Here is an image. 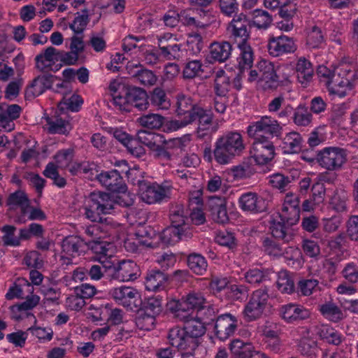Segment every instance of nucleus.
Listing matches in <instances>:
<instances>
[{
    "instance_id": "nucleus-44",
    "label": "nucleus",
    "mask_w": 358,
    "mask_h": 358,
    "mask_svg": "<svg viewBox=\"0 0 358 358\" xmlns=\"http://www.w3.org/2000/svg\"><path fill=\"white\" fill-rule=\"evenodd\" d=\"M154 243L149 239H143L138 234L129 236L124 241V248L129 252H137L142 247L153 248Z\"/></svg>"
},
{
    "instance_id": "nucleus-32",
    "label": "nucleus",
    "mask_w": 358,
    "mask_h": 358,
    "mask_svg": "<svg viewBox=\"0 0 358 358\" xmlns=\"http://www.w3.org/2000/svg\"><path fill=\"white\" fill-rule=\"evenodd\" d=\"M192 234H186L182 229H176L170 226L157 235V238L161 242L166 245H174L181 240L189 238Z\"/></svg>"
},
{
    "instance_id": "nucleus-8",
    "label": "nucleus",
    "mask_w": 358,
    "mask_h": 358,
    "mask_svg": "<svg viewBox=\"0 0 358 358\" xmlns=\"http://www.w3.org/2000/svg\"><path fill=\"white\" fill-rule=\"evenodd\" d=\"M172 191V186L167 182L158 185H152L145 182L142 184L139 189L141 199L148 203L154 204L162 202L164 199L170 198Z\"/></svg>"
},
{
    "instance_id": "nucleus-48",
    "label": "nucleus",
    "mask_w": 358,
    "mask_h": 358,
    "mask_svg": "<svg viewBox=\"0 0 358 358\" xmlns=\"http://www.w3.org/2000/svg\"><path fill=\"white\" fill-rule=\"evenodd\" d=\"M90 22V17L88 10L85 8L81 13H77L76 17L69 24V28L74 32L75 34H82L85 30L87 24Z\"/></svg>"
},
{
    "instance_id": "nucleus-22",
    "label": "nucleus",
    "mask_w": 358,
    "mask_h": 358,
    "mask_svg": "<svg viewBox=\"0 0 358 358\" xmlns=\"http://www.w3.org/2000/svg\"><path fill=\"white\" fill-rule=\"evenodd\" d=\"M99 182L112 192L125 193L127 186L119 171H103L96 176Z\"/></svg>"
},
{
    "instance_id": "nucleus-56",
    "label": "nucleus",
    "mask_w": 358,
    "mask_h": 358,
    "mask_svg": "<svg viewBox=\"0 0 358 358\" xmlns=\"http://www.w3.org/2000/svg\"><path fill=\"white\" fill-rule=\"evenodd\" d=\"M136 327L141 330L150 331L155 327V317L140 310L135 320Z\"/></svg>"
},
{
    "instance_id": "nucleus-37",
    "label": "nucleus",
    "mask_w": 358,
    "mask_h": 358,
    "mask_svg": "<svg viewBox=\"0 0 358 358\" xmlns=\"http://www.w3.org/2000/svg\"><path fill=\"white\" fill-rule=\"evenodd\" d=\"M270 230L272 236L283 243H289L294 236L293 229L280 222H271Z\"/></svg>"
},
{
    "instance_id": "nucleus-52",
    "label": "nucleus",
    "mask_w": 358,
    "mask_h": 358,
    "mask_svg": "<svg viewBox=\"0 0 358 358\" xmlns=\"http://www.w3.org/2000/svg\"><path fill=\"white\" fill-rule=\"evenodd\" d=\"M298 350L303 356L314 358L317 351V343L310 336H303L299 343Z\"/></svg>"
},
{
    "instance_id": "nucleus-51",
    "label": "nucleus",
    "mask_w": 358,
    "mask_h": 358,
    "mask_svg": "<svg viewBox=\"0 0 358 358\" xmlns=\"http://www.w3.org/2000/svg\"><path fill=\"white\" fill-rule=\"evenodd\" d=\"M319 310L325 318L334 322L341 320L343 317L341 310L332 302L320 305Z\"/></svg>"
},
{
    "instance_id": "nucleus-18",
    "label": "nucleus",
    "mask_w": 358,
    "mask_h": 358,
    "mask_svg": "<svg viewBox=\"0 0 358 358\" xmlns=\"http://www.w3.org/2000/svg\"><path fill=\"white\" fill-rule=\"evenodd\" d=\"M260 75V84L264 90L276 88L278 85L279 78L277 75L276 69L274 64L266 59H262L257 63Z\"/></svg>"
},
{
    "instance_id": "nucleus-27",
    "label": "nucleus",
    "mask_w": 358,
    "mask_h": 358,
    "mask_svg": "<svg viewBox=\"0 0 358 358\" xmlns=\"http://www.w3.org/2000/svg\"><path fill=\"white\" fill-rule=\"evenodd\" d=\"M45 129L50 134L67 135L72 129L69 121L59 115L48 116L45 118Z\"/></svg>"
},
{
    "instance_id": "nucleus-38",
    "label": "nucleus",
    "mask_w": 358,
    "mask_h": 358,
    "mask_svg": "<svg viewBox=\"0 0 358 358\" xmlns=\"http://www.w3.org/2000/svg\"><path fill=\"white\" fill-rule=\"evenodd\" d=\"M182 322H184L183 329L193 339L196 340V338L203 336L206 332L204 322L194 315Z\"/></svg>"
},
{
    "instance_id": "nucleus-57",
    "label": "nucleus",
    "mask_w": 358,
    "mask_h": 358,
    "mask_svg": "<svg viewBox=\"0 0 358 358\" xmlns=\"http://www.w3.org/2000/svg\"><path fill=\"white\" fill-rule=\"evenodd\" d=\"M288 265L292 267H299L301 265V252L300 250L294 247H287L282 249V254Z\"/></svg>"
},
{
    "instance_id": "nucleus-64",
    "label": "nucleus",
    "mask_w": 358,
    "mask_h": 358,
    "mask_svg": "<svg viewBox=\"0 0 358 358\" xmlns=\"http://www.w3.org/2000/svg\"><path fill=\"white\" fill-rule=\"evenodd\" d=\"M203 64L201 60L194 59L186 63L183 69V76L185 78H193L203 72Z\"/></svg>"
},
{
    "instance_id": "nucleus-59",
    "label": "nucleus",
    "mask_w": 358,
    "mask_h": 358,
    "mask_svg": "<svg viewBox=\"0 0 358 358\" xmlns=\"http://www.w3.org/2000/svg\"><path fill=\"white\" fill-rule=\"evenodd\" d=\"M16 228L12 225H5L1 231L4 234L1 238L5 246L16 247L20 244V238L15 235Z\"/></svg>"
},
{
    "instance_id": "nucleus-60",
    "label": "nucleus",
    "mask_w": 358,
    "mask_h": 358,
    "mask_svg": "<svg viewBox=\"0 0 358 358\" xmlns=\"http://www.w3.org/2000/svg\"><path fill=\"white\" fill-rule=\"evenodd\" d=\"M232 174L235 179L243 180L251 177L255 173L254 167L247 162H243L232 169Z\"/></svg>"
},
{
    "instance_id": "nucleus-31",
    "label": "nucleus",
    "mask_w": 358,
    "mask_h": 358,
    "mask_svg": "<svg viewBox=\"0 0 358 358\" xmlns=\"http://www.w3.org/2000/svg\"><path fill=\"white\" fill-rule=\"evenodd\" d=\"M268 111L277 116L279 119L287 118L293 112L290 104H286L282 96H278L272 99L267 105Z\"/></svg>"
},
{
    "instance_id": "nucleus-58",
    "label": "nucleus",
    "mask_w": 358,
    "mask_h": 358,
    "mask_svg": "<svg viewBox=\"0 0 358 358\" xmlns=\"http://www.w3.org/2000/svg\"><path fill=\"white\" fill-rule=\"evenodd\" d=\"M74 151L71 148L59 150L55 155V164L59 169H67L73 160Z\"/></svg>"
},
{
    "instance_id": "nucleus-13",
    "label": "nucleus",
    "mask_w": 358,
    "mask_h": 358,
    "mask_svg": "<svg viewBox=\"0 0 358 358\" xmlns=\"http://www.w3.org/2000/svg\"><path fill=\"white\" fill-rule=\"evenodd\" d=\"M213 114L201 107H196L192 112V122L198 121L196 129L197 138L202 139L215 132L217 129L213 128Z\"/></svg>"
},
{
    "instance_id": "nucleus-41",
    "label": "nucleus",
    "mask_w": 358,
    "mask_h": 358,
    "mask_svg": "<svg viewBox=\"0 0 358 358\" xmlns=\"http://www.w3.org/2000/svg\"><path fill=\"white\" fill-rule=\"evenodd\" d=\"M89 247L98 256V260L103 262L108 257H111L113 253V245L107 241H94L89 243Z\"/></svg>"
},
{
    "instance_id": "nucleus-3",
    "label": "nucleus",
    "mask_w": 358,
    "mask_h": 358,
    "mask_svg": "<svg viewBox=\"0 0 358 358\" xmlns=\"http://www.w3.org/2000/svg\"><path fill=\"white\" fill-rule=\"evenodd\" d=\"M244 149L242 135L238 131H227L217 138L213 155L215 161L220 164H227Z\"/></svg>"
},
{
    "instance_id": "nucleus-43",
    "label": "nucleus",
    "mask_w": 358,
    "mask_h": 358,
    "mask_svg": "<svg viewBox=\"0 0 358 358\" xmlns=\"http://www.w3.org/2000/svg\"><path fill=\"white\" fill-rule=\"evenodd\" d=\"M349 194L343 189H336L330 200L331 207L338 213L348 210Z\"/></svg>"
},
{
    "instance_id": "nucleus-1",
    "label": "nucleus",
    "mask_w": 358,
    "mask_h": 358,
    "mask_svg": "<svg viewBox=\"0 0 358 358\" xmlns=\"http://www.w3.org/2000/svg\"><path fill=\"white\" fill-rule=\"evenodd\" d=\"M317 75L330 94L343 98L352 88L355 70L352 64L348 63H341L333 69L321 65L317 68Z\"/></svg>"
},
{
    "instance_id": "nucleus-12",
    "label": "nucleus",
    "mask_w": 358,
    "mask_h": 358,
    "mask_svg": "<svg viewBox=\"0 0 358 358\" xmlns=\"http://www.w3.org/2000/svg\"><path fill=\"white\" fill-rule=\"evenodd\" d=\"M189 212L183 203H171L169 213L171 226L182 229L186 234H192L189 228Z\"/></svg>"
},
{
    "instance_id": "nucleus-17",
    "label": "nucleus",
    "mask_w": 358,
    "mask_h": 358,
    "mask_svg": "<svg viewBox=\"0 0 358 358\" xmlns=\"http://www.w3.org/2000/svg\"><path fill=\"white\" fill-rule=\"evenodd\" d=\"M260 75V84L264 90L276 88L278 85L279 78L277 75L276 69L274 64L266 59H262L257 63Z\"/></svg>"
},
{
    "instance_id": "nucleus-21",
    "label": "nucleus",
    "mask_w": 358,
    "mask_h": 358,
    "mask_svg": "<svg viewBox=\"0 0 358 358\" xmlns=\"http://www.w3.org/2000/svg\"><path fill=\"white\" fill-rule=\"evenodd\" d=\"M108 89L113 98V103L115 106L120 110L129 112L130 103L129 90L124 85L117 80H113L110 83Z\"/></svg>"
},
{
    "instance_id": "nucleus-62",
    "label": "nucleus",
    "mask_w": 358,
    "mask_h": 358,
    "mask_svg": "<svg viewBox=\"0 0 358 358\" xmlns=\"http://www.w3.org/2000/svg\"><path fill=\"white\" fill-rule=\"evenodd\" d=\"M196 107L198 106H194L189 96L183 94L178 95L177 101V113L178 115H188V113H191Z\"/></svg>"
},
{
    "instance_id": "nucleus-30",
    "label": "nucleus",
    "mask_w": 358,
    "mask_h": 358,
    "mask_svg": "<svg viewBox=\"0 0 358 358\" xmlns=\"http://www.w3.org/2000/svg\"><path fill=\"white\" fill-rule=\"evenodd\" d=\"M52 76L42 75L35 78L26 90V96L34 98L42 94L52 84Z\"/></svg>"
},
{
    "instance_id": "nucleus-33",
    "label": "nucleus",
    "mask_w": 358,
    "mask_h": 358,
    "mask_svg": "<svg viewBox=\"0 0 358 358\" xmlns=\"http://www.w3.org/2000/svg\"><path fill=\"white\" fill-rule=\"evenodd\" d=\"M168 284V276L160 271H151L145 278V287L148 290L157 292L164 289Z\"/></svg>"
},
{
    "instance_id": "nucleus-20",
    "label": "nucleus",
    "mask_w": 358,
    "mask_h": 358,
    "mask_svg": "<svg viewBox=\"0 0 358 358\" xmlns=\"http://www.w3.org/2000/svg\"><path fill=\"white\" fill-rule=\"evenodd\" d=\"M21 112L22 108L17 104L0 103V130L7 132L14 130V121L20 117Z\"/></svg>"
},
{
    "instance_id": "nucleus-16",
    "label": "nucleus",
    "mask_w": 358,
    "mask_h": 358,
    "mask_svg": "<svg viewBox=\"0 0 358 358\" xmlns=\"http://www.w3.org/2000/svg\"><path fill=\"white\" fill-rule=\"evenodd\" d=\"M170 344L179 350L194 351L198 346L197 341L189 336L183 328L174 327L168 334Z\"/></svg>"
},
{
    "instance_id": "nucleus-35",
    "label": "nucleus",
    "mask_w": 358,
    "mask_h": 358,
    "mask_svg": "<svg viewBox=\"0 0 358 358\" xmlns=\"http://www.w3.org/2000/svg\"><path fill=\"white\" fill-rule=\"evenodd\" d=\"M301 136L297 132L292 131L285 135L281 146L284 153L294 154L301 150Z\"/></svg>"
},
{
    "instance_id": "nucleus-15",
    "label": "nucleus",
    "mask_w": 358,
    "mask_h": 358,
    "mask_svg": "<svg viewBox=\"0 0 358 358\" xmlns=\"http://www.w3.org/2000/svg\"><path fill=\"white\" fill-rule=\"evenodd\" d=\"M239 208L245 213L257 214L266 209L265 200L255 192H248L241 195L238 200Z\"/></svg>"
},
{
    "instance_id": "nucleus-25",
    "label": "nucleus",
    "mask_w": 358,
    "mask_h": 358,
    "mask_svg": "<svg viewBox=\"0 0 358 358\" xmlns=\"http://www.w3.org/2000/svg\"><path fill=\"white\" fill-rule=\"evenodd\" d=\"M61 51L50 46L44 51L36 55L35 58L36 67L42 72L50 71L52 66L61 59Z\"/></svg>"
},
{
    "instance_id": "nucleus-24",
    "label": "nucleus",
    "mask_w": 358,
    "mask_h": 358,
    "mask_svg": "<svg viewBox=\"0 0 358 358\" xmlns=\"http://www.w3.org/2000/svg\"><path fill=\"white\" fill-rule=\"evenodd\" d=\"M139 275V267L134 261L122 260L114 266V276L120 281H132Z\"/></svg>"
},
{
    "instance_id": "nucleus-61",
    "label": "nucleus",
    "mask_w": 358,
    "mask_h": 358,
    "mask_svg": "<svg viewBox=\"0 0 358 358\" xmlns=\"http://www.w3.org/2000/svg\"><path fill=\"white\" fill-rule=\"evenodd\" d=\"M276 283L278 289L282 293L290 294L294 291V282L285 271H282L278 273Z\"/></svg>"
},
{
    "instance_id": "nucleus-49",
    "label": "nucleus",
    "mask_w": 358,
    "mask_h": 358,
    "mask_svg": "<svg viewBox=\"0 0 358 358\" xmlns=\"http://www.w3.org/2000/svg\"><path fill=\"white\" fill-rule=\"evenodd\" d=\"M324 41V38L321 28L315 25L309 29L306 36V45L308 48H319Z\"/></svg>"
},
{
    "instance_id": "nucleus-42",
    "label": "nucleus",
    "mask_w": 358,
    "mask_h": 358,
    "mask_svg": "<svg viewBox=\"0 0 358 358\" xmlns=\"http://www.w3.org/2000/svg\"><path fill=\"white\" fill-rule=\"evenodd\" d=\"M23 287L27 288V292H33V287L30 282L24 278H18L8 289L6 294V299L12 300L14 299L23 298Z\"/></svg>"
},
{
    "instance_id": "nucleus-7",
    "label": "nucleus",
    "mask_w": 358,
    "mask_h": 358,
    "mask_svg": "<svg viewBox=\"0 0 358 358\" xmlns=\"http://www.w3.org/2000/svg\"><path fill=\"white\" fill-rule=\"evenodd\" d=\"M254 139L250 148V157L258 165H265L274 158L275 148L269 138H252Z\"/></svg>"
},
{
    "instance_id": "nucleus-2",
    "label": "nucleus",
    "mask_w": 358,
    "mask_h": 358,
    "mask_svg": "<svg viewBox=\"0 0 358 358\" xmlns=\"http://www.w3.org/2000/svg\"><path fill=\"white\" fill-rule=\"evenodd\" d=\"M250 26V21L246 15L241 13L233 18L227 27L230 38L239 49L238 62L241 69H250L253 63V50L248 43Z\"/></svg>"
},
{
    "instance_id": "nucleus-19",
    "label": "nucleus",
    "mask_w": 358,
    "mask_h": 358,
    "mask_svg": "<svg viewBox=\"0 0 358 358\" xmlns=\"http://www.w3.org/2000/svg\"><path fill=\"white\" fill-rule=\"evenodd\" d=\"M238 326V320L230 313L218 316L215 321V332L217 337L224 341L232 336Z\"/></svg>"
},
{
    "instance_id": "nucleus-55",
    "label": "nucleus",
    "mask_w": 358,
    "mask_h": 358,
    "mask_svg": "<svg viewBox=\"0 0 358 358\" xmlns=\"http://www.w3.org/2000/svg\"><path fill=\"white\" fill-rule=\"evenodd\" d=\"M150 101L152 106L159 109H168L170 106L169 100L164 90L156 87L150 94Z\"/></svg>"
},
{
    "instance_id": "nucleus-36",
    "label": "nucleus",
    "mask_w": 358,
    "mask_h": 358,
    "mask_svg": "<svg viewBox=\"0 0 358 358\" xmlns=\"http://www.w3.org/2000/svg\"><path fill=\"white\" fill-rule=\"evenodd\" d=\"M230 350L233 358H252L255 354L258 353L254 350V348L250 343H243L238 339L234 340L230 343Z\"/></svg>"
},
{
    "instance_id": "nucleus-5",
    "label": "nucleus",
    "mask_w": 358,
    "mask_h": 358,
    "mask_svg": "<svg viewBox=\"0 0 358 358\" xmlns=\"http://www.w3.org/2000/svg\"><path fill=\"white\" fill-rule=\"evenodd\" d=\"M347 159L346 150L336 146L324 148L317 155V162L319 165L329 171L341 170Z\"/></svg>"
},
{
    "instance_id": "nucleus-29",
    "label": "nucleus",
    "mask_w": 358,
    "mask_h": 358,
    "mask_svg": "<svg viewBox=\"0 0 358 358\" xmlns=\"http://www.w3.org/2000/svg\"><path fill=\"white\" fill-rule=\"evenodd\" d=\"M168 309L173 314L174 317L182 322L193 316V310L189 305L185 296L181 299H172L167 303Z\"/></svg>"
},
{
    "instance_id": "nucleus-23",
    "label": "nucleus",
    "mask_w": 358,
    "mask_h": 358,
    "mask_svg": "<svg viewBox=\"0 0 358 358\" xmlns=\"http://www.w3.org/2000/svg\"><path fill=\"white\" fill-rule=\"evenodd\" d=\"M296 49L293 39L285 35L271 38L268 44V52L273 57L294 52Z\"/></svg>"
},
{
    "instance_id": "nucleus-53",
    "label": "nucleus",
    "mask_w": 358,
    "mask_h": 358,
    "mask_svg": "<svg viewBox=\"0 0 358 358\" xmlns=\"http://www.w3.org/2000/svg\"><path fill=\"white\" fill-rule=\"evenodd\" d=\"M164 118L159 114L150 113L142 115L137 122L143 127L148 129H159L164 124Z\"/></svg>"
},
{
    "instance_id": "nucleus-10",
    "label": "nucleus",
    "mask_w": 358,
    "mask_h": 358,
    "mask_svg": "<svg viewBox=\"0 0 358 358\" xmlns=\"http://www.w3.org/2000/svg\"><path fill=\"white\" fill-rule=\"evenodd\" d=\"M300 199L298 195L293 193L285 194L280 213L283 222L289 225L296 224L300 219Z\"/></svg>"
},
{
    "instance_id": "nucleus-11",
    "label": "nucleus",
    "mask_w": 358,
    "mask_h": 358,
    "mask_svg": "<svg viewBox=\"0 0 358 358\" xmlns=\"http://www.w3.org/2000/svg\"><path fill=\"white\" fill-rule=\"evenodd\" d=\"M85 245L79 236H69L64 238L62 243V255L60 259L62 264H71L72 258L80 256L84 252Z\"/></svg>"
},
{
    "instance_id": "nucleus-34",
    "label": "nucleus",
    "mask_w": 358,
    "mask_h": 358,
    "mask_svg": "<svg viewBox=\"0 0 358 358\" xmlns=\"http://www.w3.org/2000/svg\"><path fill=\"white\" fill-rule=\"evenodd\" d=\"M296 73L299 82L306 87L313 79L314 69L310 61L300 57L296 64Z\"/></svg>"
},
{
    "instance_id": "nucleus-54",
    "label": "nucleus",
    "mask_w": 358,
    "mask_h": 358,
    "mask_svg": "<svg viewBox=\"0 0 358 358\" xmlns=\"http://www.w3.org/2000/svg\"><path fill=\"white\" fill-rule=\"evenodd\" d=\"M116 166H124L125 170H122V172H125L128 179L134 184L137 185L139 189L141 187L142 184L145 183L146 181L143 178V172L141 171L138 169L133 168L127 169L128 166L127 163L125 160H122L115 164Z\"/></svg>"
},
{
    "instance_id": "nucleus-9",
    "label": "nucleus",
    "mask_w": 358,
    "mask_h": 358,
    "mask_svg": "<svg viewBox=\"0 0 358 358\" xmlns=\"http://www.w3.org/2000/svg\"><path fill=\"white\" fill-rule=\"evenodd\" d=\"M268 299V294L266 289H259L255 291L243 310L246 320L253 321L259 318L263 314Z\"/></svg>"
},
{
    "instance_id": "nucleus-28",
    "label": "nucleus",
    "mask_w": 358,
    "mask_h": 358,
    "mask_svg": "<svg viewBox=\"0 0 358 358\" xmlns=\"http://www.w3.org/2000/svg\"><path fill=\"white\" fill-rule=\"evenodd\" d=\"M280 313L282 318L288 323H292L298 320L306 319L308 317V310L302 306L288 303L281 306Z\"/></svg>"
},
{
    "instance_id": "nucleus-46",
    "label": "nucleus",
    "mask_w": 358,
    "mask_h": 358,
    "mask_svg": "<svg viewBox=\"0 0 358 358\" xmlns=\"http://www.w3.org/2000/svg\"><path fill=\"white\" fill-rule=\"evenodd\" d=\"M246 282L256 286L269 280V273L267 270L258 268H250L244 273Z\"/></svg>"
},
{
    "instance_id": "nucleus-4",
    "label": "nucleus",
    "mask_w": 358,
    "mask_h": 358,
    "mask_svg": "<svg viewBox=\"0 0 358 358\" xmlns=\"http://www.w3.org/2000/svg\"><path fill=\"white\" fill-rule=\"evenodd\" d=\"M115 202L109 194L92 193L83 207L85 217L92 222H101L103 214H110Z\"/></svg>"
},
{
    "instance_id": "nucleus-14",
    "label": "nucleus",
    "mask_w": 358,
    "mask_h": 358,
    "mask_svg": "<svg viewBox=\"0 0 358 358\" xmlns=\"http://www.w3.org/2000/svg\"><path fill=\"white\" fill-rule=\"evenodd\" d=\"M109 294L116 303L130 308H132L133 306H138V302L141 297L137 289L127 286L113 288L110 290Z\"/></svg>"
},
{
    "instance_id": "nucleus-6",
    "label": "nucleus",
    "mask_w": 358,
    "mask_h": 358,
    "mask_svg": "<svg viewBox=\"0 0 358 358\" xmlns=\"http://www.w3.org/2000/svg\"><path fill=\"white\" fill-rule=\"evenodd\" d=\"M282 131V127L277 120L271 116H262L259 120L248 127L247 131L251 138H268L264 134L271 136H278Z\"/></svg>"
},
{
    "instance_id": "nucleus-45",
    "label": "nucleus",
    "mask_w": 358,
    "mask_h": 358,
    "mask_svg": "<svg viewBox=\"0 0 358 358\" xmlns=\"http://www.w3.org/2000/svg\"><path fill=\"white\" fill-rule=\"evenodd\" d=\"M231 87L229 78L223 70L216 72L214 80V92L215 95L227 96Z\"/></svg>"
},
{
    "instance_id": "nucleus-47",
    "label": "nucleus",
    "mask_w": 358,
    "mask_h": 358,
    "mask_svg": "<svg viewBox=\"0 0 358 358\" xmlns=\"http://www.w3.org/2000/svg\"><path fill=\"white\" fill-rule=\"evenodd\" d=\"M187 264L189 269L197 275L204 274L208 267L205 257L196 253H193L188 256Z\"/></svg>"
},
{
    "instance_id": "nucleus-40",
    "label": "nucleus",
    "mask_w": 358,
    "mask_h": 358,
    "mask_svg": "<svg viewBox=\"0 0 358 358\" xmlns=\"http://www.w3.org/2000/svg\"><path fill=\"white\" fill-rule=\"evenodd\" d=\"M130 103V111L132 106L139 110H147L149 106L148 96L146 92L139 88H135L130 90L129 95Z\"/></svg>"
},
{
    "instance_id": "nucleus-26",
    "label": "nucleus",
    "mask_w": 358,
    "mask_h": 358,
    "mask_svg": "<svg viewBox=\"0 0 358 358\" xmlns=\"http://www.w3.org/2000/svg\"><path fill=\"white\" fill-rule=\"evenodd\" d=\"M141 68L140 63L129 62L127 65L129 73L132 74L141 85L147 87L155 85L157 77L154 73L150 70Z\"/></svg>"
},
{
    "instance_id": "nucleus-63",
    "label": "nucleus",
    "mask_w": 358,
    "mask_h": 358,
    "mask_svg": "<svg viewBox=\"0 0 358 358\" xmlns=\"http://www.w3.org/2000/svg\"><path fill=\"white\" fill-rule=\"evenodd\" d=\"M160 53L163 57L168 60L179 59L182 57V52L180 45L173 43L163 46L160 50Z\"/></svg>"
},
{
    "instance_id": "nucleus-50",
    "label": "nucleus",
    "mask_w": 358,
    "mask_h": 358,
    "mask_svg": "<svg viewBox=\"0 0 358 358\" xmlns=\"http://www.w3.org/2000/svg\"><path fill=\"white\" fill-rule=\"evenodd\" d=\"M272 20V16L267 11L256 9L252 13V20L250 21V24L259 29H266L270 26Z\"/></svg>"
},
{
    "instance_id": "nucleus-39",
    "label": "nucleus",
    "mask_w": 358,
    "mask_h": 358,
    "mask_svg": "<svg viewBox=\"0 0 358 358\" xmlns=\"http://www.w3.org/2000/svg\"><path fill=\"white\" fill-rule=\"evenodd\" d=\"M231 45L229 42H215L210 46L211 57L220 62L226 61L231 55Z\"/></svg>"
}]
</instances>
